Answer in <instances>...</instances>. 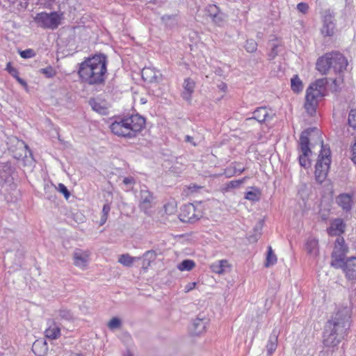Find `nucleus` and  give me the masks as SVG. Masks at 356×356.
<instances>
[{
    "mask_svg": "<svg viewBox=\"0 0 356 356\" xmlns=\"http://www.w3.org/2000/svg\"><path fill=\"white\" fill-rule=\"evenodd\" d=\"M107 56L97 54L79 64L78 75L81 82L90 86L104 84L107 73Z\"/></svg>",
    "mask_w": 356,
    "mask_h": 356,
    "instance_id": "f03ea898",
    "label": "nucleus"
},
{
    "mask_svg": "<svg viewBox=\"0 0 356 356\" xmlns=\"http://www.w3.org/2000/svg\"><path fill=\"white\" fill-rule=\"evenodd\" d=\"M111 211V205L109 203H106L103 206L99 225H104L108 219V213Z\"/></svg>",
    "mask_w": 356,
    "mask_h": 356,
    "instance_id": "a19ab883",
    "label": "nucleus"
},
{
    "mask_svg": "<svg viewBox=\"0 0 356 356\" xmlns=\"http://www.w3.org/2000/svg\"><path fill=\"white\" fill-rule=\"evenodd\" d=\"M47 349V343L45 341L37 340L33 343L32 346L33 351L40 356L44 355Z\"/></svg>",
    "mask_w": 356,
    "mask_h": 356,
    "instance_id": "cd10ccee",
    "label": "nucleus"
},
{
    "mask_svg": "<svg viewBox=\"0 0 356 356\" xmlns=\"http://www.w3.org/2000/svg\"><path fill=\"white\" fill-rule=\"evenodd\" d=\"M330 58L331 68H332L336 73H340L346 70L348 61L342 54L337 51L330 52Z\"/></svg>",
    "mask_w": 356,
    "mask_h": 356,
    "instance_id": "f8f14e48",
    "label": "nucleus"
},
{
    "mask_svg": "<svg viewBox=\"0 0 356 356\" xmlns=\"http://www.w3.org/2000/svg\"><path fill=\"white\" fill-rule=\"evenodd\" d=\"M218 88L220 90H222V91H225L227 86V84L225 83H220L218 86Z\"/></svg>",
    "mask_w": 356,
    "mask_h": 356,
    "instance_id": "680f3d73",
    "label": "nucleus"
},
{
    "mask_svg": "<svg viewBox=\"0 0 356 356\" xmlns=\"http://www.w3.org/2000/svg\"><path fill=\"white\" fill-rule=\"evenodd\" d=\"M262 227L263 222L261 220H259L253 229L254 234L253 235H250L249 236V240L250 241L254 242L257 241L258 237L260 236L261 234Z\"/></svg>",
    "mask_w": 356,
    "mask_h": 356,
    "instance_id": "e433bc0d",
    "label": "nucleus"
},
{
    "mask_svg": "<svg viewBox=\"0 0 356 356\" xmlns=\"http://www.w3.org/2000/svg\"><path fill=\"white\" fill-rule=\"evenodd\" d=\"M333 83L336 85L337 84V79L333 80Z\"/></svg>",
    "mask_w": 356,
    "mask_h": 356,
    "instance_id": "774afa93",
    "label": "nucleus"
},
{
    "mask_svg": "<svg viewBox=\"0 0 356 356\" xmlns=\"http://www.w3.org/2000/svg\"><path fill=\"white\" fill-rule=\"evenodd\" d=\"M348 123L350 127L356 128V108L351 109L349 112Z\"/></svg>",
    "mask_w": 356,
    "mask_h": 356,
    "instance_id": "a18cd8bd",
    "label": "nucleus"
},
{
    "mask_svg": "<svg viewBox=\"0 0 356 356\" xmlns=\"http://www.w3.org/2000/svg\"><path fill=\"white\" fill-rule=\"evenodd\" d=\"M122 325L121 320L117 317H113L108 323V327L110 330H115L119 328Z\"/></svg>",
    "mask_w": 356,
    "mask_h": 356,
    "instance_id": "49530a36",
    "label": "nucleus"
},
{
    "mask_svg": "<svg viewBox=\"0 0 356 356\" xmlns=\"http://www.w3.org/2000/svg\"><path fill=\"white\" fill-rule=\"evenodd\" d=\"M196 286V282H189L188 283L184 288L185 292H189L190 291L195 289Z\"/></svg>",
    "mask_w": 356,
    "mask_h": 356,
    "instance_id": "4d7b16f0",
    "label": "nucleus"
},
{
    "mask_svg": "<svg viewBox=\"0 0 356 356\" xmlns=\"http://www.w3.org/2000/svg\"><path fill=\"white\" fill-rule=\"evenodd\" d=\"M253 116L248 118L247 121L255 120L259 123L264 122L268 119H272L273 116L270 115L267 111L266 107H259L252 113Z\"/></svg>",
    "mask_w": 356,
    "mask_h": 356,
    "instance_id": "6ab92c4d",
    "label": "nucleus"
},
{
    "mask_svg": "<svg viewBox=\"0 0 356 356\" xmlns=\"http://www.w3.org/2000/svg\"><path fill=\"white\" fill-rule=\"evenodd\" d=\"M125 122V118H118L110 125V129L112 133L118 136L127 138L126 133H127V127Z\"/></svg>",
    "mask_w": 356,
    "mask_h": 356,
    "instance_id": "4468645a",
    "label": "nucleus"
},
{
    "mask_svg": "<svg viewBox=\"0 0 356 356\" xmlns=\"http://www.w3.org/2000/svg\"><path fill=\"white\" fill-rule=\"evenodd\" d=\"M350 159L355 165H356V140L350 147Z\"/></svg>",
    "mask_w": 356,
    "mask_h": 356,
    "instance_id": "5fc2aeb1",
    "label": "nucleus"
},
{
    "mask_svg": "<svg viewBox=\"0 0 356 356\" xmlns=\"http://www.w3.org/2000/svg\"><path fill=\"white\" fill-rule=\"evenodd\" d=\"M270 51L268 54V59L272 60L278 55L280 51L281 45L274 41L270 42Z\"/></svg>",
    "mask_w": 356,
    "mask_h": 356,
    "instance_id": "f704fd0d",
    "label": "nucleus"
},
{
    "mask_svg": "<svg viewBox=\"0 0 356 356\" xmlns=\"http://www.w3.org/2000/svg\"><path fill=\"white\" fill-rule=\"evenodd\" d=\"M195 82L191 78H186L184 81L183 91L181 92V97L187 101L191 102L192 95L194 92Z\"/></svg>",
    "mask_w": 356,
    "mask_h": 356,
    "instance_id": "a211bd4d",
    "label": "nucleus"
},
{
    "mask_svg": "<svg viewBox=\"0 0 356 356\" xmlns=\"http://www.w3.org/2000/svg\"><path fill=\"white\" fill-rule=\"evenodd\" d=\"M297 9L300 13L305 14L308 12L309 5L307 3L301 2L297 5Z\"/></svg>",
    "mask_w": 356,
    "mask_h": 356,
    "instance_id": "864d4df0",
    "label": "nucleus"
},
{
    "mask_svg": "<svg viewBox=\"0 0 356 356\" xmlns=\"http://www.w3.org/2000/svg\"><path fill=\"white\" fill-rule=\"evenodd\" d=\"M195 266V262L191 259H185L179 263L177 268L181 271L191 270Z\"/></svg>",
    "mask_w": 356,
    "mask_h": 356,
    "instance_id": "c9c22d12",
    "label": "nucleus"
},
{
    "mask_svg": "<svg viewBox=\"0 0 356 356\" xmlns=\"http://www.w3.org/2000/svg\"><path fill=\"white\" fill-rule=\"evenodd\" d=\"M291 90L296 92L299 93L303 89V84L299 76L296 74L294 75L291 79Z\"/></svg>",
    "mask_w": 356,
    "mask_h": 356,
    "instance_id": "72a5a7b5",
    "label": "nucleus"
},
{
    "mask_svg": "<svg viewBox=\"0 0 356 356\" xmlns=\"http://www.w3.org/2000/svg\"><path fill=\"white\" fill-rule=\"evenodd\" d=\"M236 165H238L236 162L232 163L229 167L225 169L224 175L227 177H231L236 174L239 175L245 171V168L237 167Z\"/></svg>",
    "mask_w": 356,
    "mask_h": 356,
    "instance_id": "c756f323",
    "label": "nucleus"
},
{
    "mask_svg": "<svg viewBox=\"0 0 356 356\" xmlns=\"http://www.w3.org/2000/svg\"><path fill=\"white\" fill-rule=\"evenodd\" d=\"M19 55L23 58H30L35 56V53L32 49H27L26 50L19 51Z\"/></svg>",
    "mask_w": 356,
    "mask_h": 356,
    "instance_id": "de8ad7c7",
    "label": "nucleus"
},
{
    "mask_svg": "<svg viewBox=\"0 0 356 356\" xmlns=\"http://www.w3.org/2000/svg\"><path fill=\"white\" fill-rule=\"evenodd\" d=\"M323 97V91L309 86L306 90L305 108L310 116H314L316 112V106L319 99Z\"/></svg>",
    "mask_w": 356,
    "mask_h": 356,
    "instance_id": "6e6552de",
    "label": "nucleus"
},
{
    "mask_svg": "<svg viewBox=\"0 0 356 356\" xmlns=\"http://www.w3.org/2000/svg\"><path fill=\"white\" fill-rule=\"evenodd\" d=\"M6 70L14 78L17 77V76L19 75L18 70L14 67H13L10 63H7Z\"/></svg>",
    "mask_w": 356,
    "mask_h": 356,
    "instance_id": "3c124183",
    "label": "nucleus"
},
{
    "mask_svg": "<svg viewBox=\"0 0 356 356\" xmlns=\"http://www.w3.org/2000/svg\"><path fill=\"white\" fill-rule=\"evenodd\" d=\"M62 17V13L59 14L56 11L50 13L42 12L36 15L34 20L42 28L54 30L60 24Z\"/></svg>",
    "mask_w": 356,
    "mask_h": 356,
    "instance_id": "39448f33",
    "label": "nucleus"
},
{
    "mask_svg": "<svg viewBox=\"0 0 356 356\" xmlns=\"http://www.w3.org/2000/svg\"><path fill=\"white\" fill-rule=\"evenodd\" d=\"M184 140L187 143H191L193 146L197 145V144L193 141V138L190 136H186Z\"/></svg>",
    "mask_w": 356,
    "mask_h": 356,
    "instance_id": "bf43d9fd",
    "label": "nucleus"
},
{
    "mask_svg": "<svg viewBox=\"0 0 356 356\" xmlns=\"http://www.w3.org/2000/svg\"><path fill=\"white\" fill-rule=\"evenodd\" d=\"M325 80L324 79H318L315 83H312L309 86H314L316 89H320L321 91L324 89Z\"/></svg>",
    "mask_w": 356,
    "mask_h": 356,
    "instance_id": "603ef678",
    "label": "nucleus"
},
{
    "mask_svg": "<svg viewBox=\"0 0 356 356\" xmlns=\"http://www.w3.org/2000/svg\"><path fill=\"white\" fill-rule=\"evenodd\" d=\"M40 72L44 74L47 78H52L56 75V70L51 66L41 68Z\"/></svg>",
    "mask_w": 356,
    "mask_h": 356,
    "instance_id": "c03bdc74",
    "label": "nucleus"
},
{
    "mask_svg": "<svg viewBox=\"0 0 356 356\" xmlns=\"http://www.w3.org/2000/svg\"><path fill=\"white\" fill-rule=\"evenodd\" d=\"M161 21L165 26L173 28L178 23V17L177 15H165L161 17Z\"/></svg>",
    "mask_w": 356,
    "mask_h": 356,
    "instance_id": "473e14b6",
    "label": "nucleus"
},
{
    "mask_svg": "<svg viewBox=\"0 0 356 356\" xmlns=\"http://www.w3.org/2000/svg\"><path fill=\"white\" fill-rule=\"evenodd\" d=\"M351 314L350 307H342L326 322L323 334L325 347H337L347 339L351 326Z\"/></svg>",
    "mask_w": 356,
    "mask_h": 356,
    "instance_id": "f257e3e1",
    "label": "nucleus"
},
{
    "mask_svg": "<svg viewBox=\"0 0 356 356\" xmlns=\"http://www.w3.org/2000/svg\"><path fill=\"white\" fill-rule=\"evenodd\" d=\"M220 10V8L215 4H209L205 8V12L210 18L214 15H217Z\"/></svg>",
    "mask_w": 356,
    "mask_h": 356,
    "instance_id": "37998d69",
    "label": "nucleus"
},
{
    "mask_svg": "<svg viewBox=\"0 0 356 356\" xmlns=\"http://www.w3.org/2000/svg\"><path fill=\"white\" fill-rule=\"evenodd\" d=\"M280 330L277 327H275L271 334H270L267 343L266 345L267 355L271 356L273 353L276 350L278 345V337L280 335Z\"/></svg>",
    "mask_w": 356,
    "mask_h": 356,
    "instance_id": "dca6fc26",
    "label": "nucleus"
},
{
    "mask_svg": "<svg viewBox=\"0 0 356 356\" xmlns=\"http://www.w3.org/2000/svg\"><path fill=\"white\" fill-rule=\"evenodd\" d=\"M318 241L314 238H309L306 244L305 249L307 253L312 256L316 257L318 254Z\"/></svg>",
    "mask_w": 356,
    "mask_h": 356,
    "instance_id": "a878e982",
    "label": "nucleus"
},
{
    "mask_svg": "<svg viewBox=\"0 0 356 356\" xmlns=\"http://www.w3.org/2000/svg\"><path fill=\"white\" fill-rule=\"evenodd\" d=\"M321 149L315 166V179L322 184L327 176L331 163V152L330 148H326L323 145V141H321Z\"/></svg>",
    "mask_w": 356,
    "mask_h": 356,
    "instance_id": "7ed1b4c3",
    "label": "nucleus"
},
{
    "mask_svg": "<svg viewBox=\"0 0 356 356\" xmlns=\"http://www.w3.org/2000/svg\"><path fill=\"white\" fill-rule=\"evenodd\" d=\"M348 252V247L345 243L342 236H338L334 242V246L332 252L331 266L334 268H339L341 264L346 259V254Z\"/></svg>",
    "mask_w": 356,
    "mask_h": 356,
    "instance_id": "423d86ee",
    "label": "nucleus"
},
{
    "mask_svg": "<svg viewBox=\"0 0 356 356\" xmlns=\"http://www.w3.org/2000/svg\"><path fill=\"white\" fill-rule=\"evenodd\" d=\"M261 193L259 189L254 188V191H250L246 193L245 198L252 202H257L260 200Z\"/></svg>",
    "mask_w": 356,
    "mask_h": 356,
    "instance_id": "ea45409f",
    "label": "nucleus"
},
{
    "mask_svg": "<svg viewBox=\"0 0 356 356\" xmlns=\"http://www.w3.org/2000/svg\"><path fill=\"white\" fill-rule=\"evenodd\" d=\"M153 193H151L145 186L140 188V200L139 207L144 212L147 213V211L152 207L154 201Z\"/></svg>",
    "mask_w": 356,
    "mask_h": 356,
    "instance_id": "ddd939ff",
    "label": "nucleus"
},
{
    "mask_svg": "<svg viewBox=\"0 0 356 356\" xmlns=\"http://www.w3.org/2000/svg\"><path fill=\"white\" fill-rule=\"evenodd\" d=\"M345 229L346 224L343 219L336 218L331 222L330 227L327 229V233L330 236H340L345 232Z\"/></svg>",
    "mask_w": 356,
    "mask_h": 356,
    "instance_id": "f3484780",
    "label": "nucleus"
},
{
    "mask_svg": "<svg viewBox=\"0 0 356 356\" xmlns=\"http://www.w3.org/2000/svg\"><path fill=\"white\" fill-rule=\"evenodd\" d=\"M127 124V138H135L140 133L145 125V120L138 114L124 116Z\"/></svg>",
    "mask_w": 356,
    "mask_h": 356,
    "instance_id": "0eeeda50",
    "label": "nucleus"
},
{
    "mask_svg": "<svg viewBox=\"0 0 356 356\" xmlns=\"http://www.w3.org/2000/svg\"><path fill=\"white\" fill-rule=\"evenodd\" d=\"M202 187L201 186H199L196 184H193V185H190L188 186V190L191 192V193H193V192H195L197 191L198 189H200Z\"/></svg>",
    "mask_w": 356,
    "mask_h": 356,
    "instance_id": "13d9d810",
    "label": "nucleus"
},
{
    "mask_svg": "<svg viewBox=\"0 0 356 356\" xmlns=\"http://www.w3.org/2000/svg\"><path fill=\"white\" fill-rule=\"evenodd\" d=\"M276 262H277V257L273 253L272 248L270 246H268L265 266L266 267H269L270 266L274 265Z\"/></svg>",
    "mask_w": 356,
    "mask_h": 356,
    "instance_id": "58836bf2",
    "label": "nucleus"
},
{
    "mask_svg": "<svg viewBox=\"0 0 356 356\" xmlns=\"http://www.w3.org/2000/svg\"><path fill=\"white\" fill-rule=\"evenodd\" d=\"M316 131V129L309 128L304 130L300 136L299 149L301 154L299 156V163L303 168H307L310 165L309 156L312 154L309 147V136L311 134Z\"/></svg>",
    "mask_w": 356,
    "mask_h": 356,
    "instance_id": "20e7f679",
    "label": "nucleus"
},
{
    "mask_svg": "<svg viewBox=\"0 0 356 356\" xmlns=\"http://www.w3.org/2000/svg\"><path fill=\"white\" fill-rule=\"evenodd\" d=\"M202 211L197 206L188 203L181 208L179 219L184 222L194 223L202 217Z\"/></svg>",
    "mask_w": 356,
    "mask_h": 356,
    "instance_id": "1a4fd4ad",
    "label": "nucleus"
},
{
    "mask_svg": "<svg viewBox=\"0 0 356 356\" xmlns=\"http://www.w3.org/2000/svg\"><path fill=\"white\" fill-rule=\"evenodd\" d=\"M345 274L346 278L351 282H356V257L346 258L341 264L340 268Z\"/></svg>",
    "mask_w": 356,
    "mask_h": 356,
    "instance_id": "9b49d317",
    "label": "nucleus"
},
{
    "mask_svg": "<svg viewBox=\"0 0 356 356\" xmlns=\"http://www.w3.org/2000/svg\"><path fill=\"white\" fill-rule=\"evenodd\" d=\"M156 257V254L154 250L146 251L141 257L143 259V268L147 270Z\"/></svg>",
    "mask_w": 356,
    "mask_h": 356,
    "instance_id": "c85d7f7f",
    "label": "nucleus"
},
{
    "mask_svg": "<svg viewBox=\"0 0 356 356\" xmlns=\"http://www.w3.org/2000/svg\"><path fill=\"white\" fill-rule=\"evenodd\" d=\"M336 202L343 210L348 211L351 210L353 205L352 195L348 193L340 194L336 199Z\"/></svg>",
    "mask_w": 356,
    "mask_h": 356,
    "instance_id": "4be33fe9",
    "label": "nucleus"
},
{
    "mask_svg": "<svg viewBox=\"0 0 356 356\" xmlns=\"http://www.w3.org/2000/svg\"><path fill=\"white\" fill-rule=\"evenodd\" d=\"M58 191L61 193L65 198L66 200H68L69 197H70V192L69 191V190L67 189V188L63 184H58Z\"/></svg>",
    "mask_w": 356,
    "mask_h": 356,
    "instance_id": "09e8293b",
    "label": "nucleus"
},
{
    "mask_svg": "<svg viewBox=\"0 0 356 356\" xmlns=\"http://www.w3.org/2000/svg\"><path fill=\"white\" fill-rule=\"evenodd\" d=\"M45 337L50 339H58L60 336V327L55 322H51L44 331Z\"/></svg>",
    "mask_w": 356,
    "mask_h": 356,
    "instance_id": "b1692460",
    "label": "nucleus"
},
{
    "mask_svg": "<svg viewBox=\"0 0 356 356\" xmlns=\"http://www.w3.org/2000/svg\"><path fill=\"white\" fill-rule=\"evenodd\" d=\"M140 259V257H131L129 254H121L118 259V262L127 267H131L134 261Z\"/></svg>",
    "mask_w": 356,
    "mask_h": 356,
    "instance_id": "2f4dec72",
    "label": "nucleus"
},
{
    "mask_svg": "<svg viewBox=\"0 0 356 356\" xmlns=\"http://www.w3.org/2000/svg\"><path fill=\"white\" fill-rule=\"evenodd\" d=\"M24 147L25 149V151L28 152L29 153L30 156H31L32 152H31V149L29 148V147L26 145H24Z\"/></svg>",
    "mask_w": 356,
    "mask_h": 356,
    "instance_id": "0e129e2a",
    "label": "nucleus"
},
{
    "mask_svg": "<svg viewBox=\"0 0 356 356\" xmlns=\"http://www.w3.org/2000/svg\"><path fill=\"white\" fill-rule=\"evenodd\" d=\"M89 104L93 111L101 115H106L108 113L107 107L94 99H91L89 101Z\"/></svg>",
    "mask_w": 356,
    "mask_h": 356,
    "instance_id": "7c9ffc66",
    "label": "nucleus"
},
{
    "mask_svg": "<svg viewBox=\"0 0 356 356\" xmlns=\"http://www.w3.org/2000/svg\"><path fill=\"white\" fill-rule=\"evenodd\" d=\"M122 181L127 186H133L135 184V179L133 177H127Z\"/></svg>",
    "mask_w": 356,
    "mask_h": 356,
    "instance_id": "6e6d98bb",
    "label": "nucleus"
},
{
    "mask_svg": "<svg viewBox=\"0 0 356 356\" xmlns=\"http://www.w3.org/2000/svg\"><path fill=\"white\" fill-rule=\"evenodd\" d=\"M142 78L149 83H157L161 79V74L150 67H144L141 72Z\"/></svg>",
    "mask_w": 356,
    "mask_h": 356,
    "instance_id": "aec40b11",
    "label": "nucleus"
},
{
    "mask_svg": "<svg viewBox=\"0 0 356 356\" xmlns=\"http://www.w3.org/2000/svg\"><path fill=\"white\" fill-rule=\"evenodd\" d=\"M257 43L255 40L249 39L246 40L244 47L248 52L253 53L257 49Z\"/></svg>",
    "mask_w": 356,
    "mask_h": 356,
    "instance_id": "79ce46f5",
    "label": "nucleus"
},
{
    "mask_svg": "<svg viewBox=\"0 0 356 356\" xmlns=\"http://www.w3.org/2000/svg\"><path fill=\"white\" fill-rule=\"evenodd\" d=\"M124 356H133V355L129 351H128L126 354L124 355Z\"/></svg>",
    "mask_w": 356,
    "mask_h": 356,
    "instance_id": "69168bd1",
    "label": "nucleus"
},
{
    "mask_svg": "<svg viewBox=\"0 0 356 356\" xmlns=\"http://www.w3.org/2000/svg\"><path fill=\"white\" fill-rule=\"evenodd\" d=\"M330 53H327L324 56L318 58L316 68L322 74H326L328 72L329 70L331 69V65H330Z\"/></svg>",
    "mask_w": 356,
    "mask_h": 356,
    "instance_id": "412c9836",
    "label": "nucleus"
},
{
    "mask_svg": "<svg viewBox=\"0 0 356 356\" xmlns=\"http://www.w3.org/2000/svg\"><path fill=\"white\" fill-rule=\"evenodd\" d=\"M71 356H82L80 354H73Z\"/></svg>",
    "mask_w": 356,
    "mask_h": 356,
    "instance_id": "338daca9",
    "label": "nucleus"
},
{
    "mask_svg": "<svg viewBox=\"0 0 356 356\" xmlns=\"http://www.w3.org/2000/svg\"><path fill=\"white\" fill-rule=\"evenodd\" d=\"M209 320L207 318L200 316L193 320L190 327V332L193 335H200L206 331Z\"/></svg>",
    "mask_w": 356,
    "mask_h": 356,
    "instance_id": "2eb2a0df",
    "label": "nucleus"
},
{
    "mask_svg": "<svg viewBox=\"0 0 356 356\" xmlns=\"http://www.w3.org/2000/svg\"><path fill=\"white\" fill-rule=\"evenodd\" d=\"M211 19L215 24L221 26L224 24L225 22L226 21L227 15L221 10H220L217 13V15H214L211 17Z\"/></svg>",
    "mask_w": 356,
    "mask_h": 356,
    "instance_id": "4c0bfd02",
    "label": "nucleus"
},
{
    "mask_svg": "<svg viewBox=\"0 0 356 356\" xmlns=\"http://www.w3.org/2000/svg\"><path fill=\"white\" fill-rule=\"evenodd\" d=\"M213 273L218 274L225 273L230 270V265L227 260H220L211 266Z\"/></svg>",
    "mask_w": 356,
    "mask_h": 356,
    "instance_id": "393cba45",
    "label": "nucleus"
},
{
    "mask_svg": "<svg viewBox=\"0 0 356 356\" xmlns=\"http://www.w3.org/2000/svg\"><path fill=\"white\" fill-rule=\"evenodd\" d=\"M334 17V13L330 9H326L321 13L323 24L321 32L323 36L331 37L334 34L336 30Z\"/></svg>",
    "mask_w": 356,
    "mask_h": 356,
    "instance_id": "9d476101",
    "label": "nucleus"
},
{
    "mask_svg": "<svg viewBox=\"0 0 356 356\" xmlns=\"http://www.w3.org/2000/svg\"><path fill=\"white\" fill-rule=\"evenodd\" d=\"M247 178V177H245L241 179L232 180L230 181L227 182L223 185V187L222 188V191L223 193H227L231 191L232 189L239 188L241 186V184H243L245 182Z\"/></svg>",
    "mask_w": 356,
    "mask_h": 356,
    "instance_id": "bb28decb",
    "label": "nucleus"
},
{
    "mask_svg": "<svg viewBox=\"0 0 356 356\" xmlns=\"http://www.w3.org/2000/svg\"><path fill=\"white\" fill-rule=\"evenodd\" d=\"M74 264L76 266L83 268L87 265L88 254L80 249L74 252Z\"/></svg>",
    "mask_w": 356,
    "mask_h": 356,
    "instance_id": "5701e85b",
    "label": "nucleus"
},
{
    "mask_svg": "<svg viewBox=\"0 0 356 356\" xmlns=\"http://www.w3.org/2000/svg\"><path fill=\"white\" fill-rule=\"evenodd\" d=\"M59 316L65 320H71L73 318L72 313L67 309H60L59 311Z\"/></svg>",
    "mask_w": 356,
    "mask_h": 356,
    "instance_id": "8fccbe9b",
    "label": "nucleus"
},
{
    "mask_svg": "<svg viewBox=\"0 0 356 356\" xmlns=\"http://www.w3.org/2000/svg\"><path fill=\"white\" fill-rule=\"evenodd\" d=\"M15 79L17 81V82L20 83L22 86H27L26 82L23 79L20 78L19 75H17V77H15Z\"/></svg>",
    "mask_w": 356,
    "mask_h": 356,
    "instance_id": "052dcab7",
    "label": "nucleus"
},
{
    "mask_svg": "<svg viewBox=\"0 0 356 356\" xmlns=\"http://www.w3.org/2000/svg\"><path fill=\"white\" fill-rule=\"evenodd\" d=\"M171 207V205H170V204H165V206H164V209H165V211L167 213H172L173 209H174L172 207V210H171V211H169V210H168V208H169V207Z\"/></svg>",
    "mask_w": 356,
    "mask_h": 356,
    "instance_id": "e2e57ef3",
    "label": "nucleus"
}]
</instances>
